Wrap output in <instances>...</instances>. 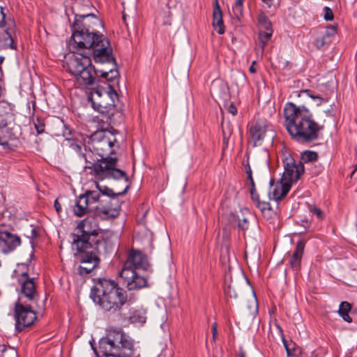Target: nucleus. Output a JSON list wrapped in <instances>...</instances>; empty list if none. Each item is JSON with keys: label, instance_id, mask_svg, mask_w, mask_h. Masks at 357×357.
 <instances>
[{"label": "nucleus", "instance_id": "aec40b11", "mask_svg": "<svg viewBox=\"0 0 357 357\" xmlns=\"http://www.w3.org/2000/svg\"><path fill=\"white\" fill-rule=\"evenodd\" d=\"M230 220L236 223L238 228L243 231L248 229V218L243 211H240V212L236 214H231Z\"/></svg>", "mask_w": 357, "mask_h": 357}, {"label": "nucleus", "instance_id": "c756f323", "mask_svg": "<svg viewBox=\"0 0 357 357\" xmlns=\"http://www.w3.org/2000/svg\"><path fill=\"white\" fill-rule=\"evenodd\" d=\"M304 248H305V242L303 240H300L297 243L296 247V250L291 257L293 258H294L295 259H298V261H301V257H302V255L303 253Z\"/></svg>", "mask_w": 357, "mask_h": 357}, {"label": "nucleus", "instance_id": "7ed1b4c3", "mask_svg": "<svg viewBox=\"0 0 357 357\" xmlns=\"http://www.w3.org/2000/svg\"><path fill=\"white\" fill-rule=\"evenodd\" d=\"M93 69L96 77L91 74V105L95 111L103 114L113 106V96H117L106 81L118 78L119 73L116 68L108 70H98L95 67Z\"/></svg>", "mask_w": 357, "mask_h": 357}, {"label": "nucleus", "instance_id": "37998d69", "mask_svg": "<svg viewBox=\"0 0 357 357\" xmlns=\"http://www.w3.org/2000/svg\"><path fill=\"white\" fill-rule=\"evenodd\" d=\"M222 13L219 2L218 0H214V5H213V13Z\"/></svg>", "mask_w": 357, "mask_h": 357}, {"label": "nucleus", "instance_id": "4c0bfd02", "mask_svg": "<svg viewBox=\"0 0 357 357\" xmlns=\"http://www.w3.org/2000/svg\"><path fill=\"white\" fill-rule=\"evenodd\" d=\"M259 22L260 24H263L264 28L266 30H268L271 28V23L268 22L264 16H259Z\"/></svg>", "mask_w": 357, "mask_h": 357}, {"label": "nucleus", "instance_id": "680f3d73", "mask_svg": "<svg viewBox=\"0 0 357 357\" xmlns=\"http://www.w3.org/2000/svg\"><path fill=\"white\" fill-rule=\"evenodd\" d=\"M213 328H216L217 329V324L216 323H213V325H212V329Z\"/></svg>", "mask_w": 357, "mask_h": 357}, {"label": "nucleus", "instance_id": "6ab92c4d", "mask_svg": "<svg viewBox=\"0 0 357 357\" xmlns=\"http://www.w3.org/2000/svg\"><path fill=\"white\" fill-rule=\"evenodd\" d=\"M291 187L290 184L286 183H284L283 181H280V183H278L273 190V199L275 201L281 200L282 198H284L288 192L289 191Z\"/></svg>", "mask_w": 357, "mask_h": 357}, {"label": "nucleus", "instance_id": "c85d7f7f", "mask_svg": "<svg viewBox=\"0 0 357 357\" xmlns=\"http://www.w3.org/2000/svg\"><path fill=\"white\" fill-rule=\"evenodd\" d=\"M301 159L302 163L315 161L317 159V153L314 151H305L302 153Z\"/></svg>", "mask_w": 357, "mask_h": 357}, {"label": "nucleus", "instance_id": "58836bf2", "mask_svg": "<svg viewBox=\"0 0 357 357\" xmlns=\"http://www.w3.org/2000/svg\"><path fill=\"white\" fill-rule=\"evenodd\" d=\"M257 208H259L262 212H264L266 209H270V204L266 202H258L256 204Z\"/></svg>", "mask_w": 357, "mask_h": 357}, {"label": "nucleus", "instance_id": "9d476101", "mask_svg": "<svg viewBox=\"0 0 357 357\" xmlns=\"http://www.w3.org/2000/svg\"><path fill=\"white\" fill-rule=\"evenodd\" d=\"M45 301L39 306L31 303L16 302L14 307V317L15 320V329L17 332L22 331L25 328L31 326L36 320V310H43Z\"/></svg>", "mask_w": 357, "mask_h": 357}, {"label": "nucleus", "instance_id": "2f4dec72", "mask_svg": "<svg viewBox=\"0 0 357 357\" xmlns=\"http://www.w3.org/2000/svg\"><path fill=\"white\" fill-rule=\"evenodd\" d=\"M90 235H91V237L94 236V238H96V239L91 238V242L93 241L94 243V244L97 246L100 244H102V243H103L102 238L101 237L98 236V231L94 230L93 231H91ZM91 248H92L91 243Z\"/></svg>", "mask_w": 357, "mask_h": 357}, {"label": "nucleus", "instance_id": "ddd939ff", "mask_svg": "<svg viewBox=\"0 0 357 357\" xmlns=\"http://www.w3.org/2000/svg\"><path fill=\"white\" fill-rule=\"evenodd\" d=\"M119 278L128 290L138 289L146 286V279L139 275L133 268L123 266L119 273Z\"/></svg>", "mask_w": 357, "mask_h": 357}, {"label": "nucleus", "instance_id": "393cba45", "mask_svg": "<svg viewBox=\"0 0 357 357\" xmlns=\"http://www.w3.org/2000/svg\"><path fill=\"white\" fill-rule=\"evenodd\" d=\"M225 294L231 298H236L241 294V290L236 282L231 281L225 289Z\"/></svg>", "mask_w": 357, "mask_h": 357}, {"label": "nucleus", "instance_id": "6e6d98bb", "mask_svg": "<svg viewBox=\"0 0 357 357\" xmlns=\"http://www.w3.org/2000/svg\"><path fill=\"white\" fill-rule=\"evenodd\" d=\"M252 301H253L254 307H257V298H256V296L255 294L253 295Z\"/></svg>", "mask_w": 357, "mask_h": 357}, {"label": "nucleus", "instance_id": "e433bc0d", "mask_svg": "<svg viewBox=\"0 0 357 357\" xmlns=\"http://www.w3.org/2000/svg\"><path fill=\"white\" fill-rule=\"evenodd\" d=\"M211 93L217 97L219 98H224L226 96V92L225 91L223 93H221L219 92L218 87H217V83H213L211 88Z\"/></svg>", "mask_w": 357, "mask_h": 357}, {"label": "nucleus", "instance_id": "b1692460", "mask_svg": "<svg viewBox=\"0 0 357 357\" xmlns=\"http://www.w3.org/2000/svg\"><path fill=\"white\" fill-rule=\"evenodd\" d=\"M213 26L219 34H222L225 32L222 21V13L218 12L213 13Z\"/></svg>", "mask_w": 357, "mask_h": 357}, {"label": "nucleus", "instance_id": "338daca9", "mask_svg": "<svg viewBox=\"0 0 357 357\" xmlns=\"http://www.w3.org/2000/svg\"><path fill=\"white\" fill-rule=\"evenodd\" d=\"M270 185H273V180H271V181H270Z\"/></svg>", "mask_w": 357, "mask_h": 357}, {"label": "nucleus", "instance_id": "a18cd8bd", "mask_svg": "<svg viewBox=\"0 0 357 357\" xmlns=\"http://www.w3.org/2000/svg\"><path fill=\"white\" fill-rule=\"evenodd\" d=\"M228 111L229 113H231L232 115H236L237 114V109L236 107L234 106V105L233 103H231L229 107H228Z\"/></svg>", "mask_w": 357, "mask_h": 357}, {"label": "nucleus", "instance_id": "69168bd1", "mask_svg": "<svg viewBox=\"0 0 357 357\" xmlns=\"http://www.w3.org/2000/svg\"><path fill=\"white\" fill-rule=\"evenodd\" d=\"M222 86L223 87V89H225V91L227 90V86L225 85V84H222Z\"/></svg>", "mask_w": 357, "mask_h": 357}, {"label": "nucleus", "instance_id": "f704fd0d", "mask_svg": "<svg viewBox=\"0 0 357 357\" xmlns=\"http://www.w3.org/2000/svg\"><path fill=\"white\" fill-rule=\"evenodd\" d=\"M309 211L311 213L315 214L319 219H323L324 214L320 208L316 207L315 206H310Z\"/></svg>", "mask_w": 357, "mask_h": 357}, {"label": "nucleus", "instance_id": "49530a36", "mask_svg": "<svg viewBox=\"0 0 357 357\" xmlns=\"http://www.w3.org/2000/svg\"><path fill=\"white\" fill-rule=\"evenodd\" d=\"M44 125L43 124H35V128L36 129V131L38 134H41L44 132L45 129H44Z\"/></svg>", "mask_w": 357, "mask_h": 357}, {"label": "nucleus", "instance_id": "e2e57ef3", "mask_svg": "<svg viewBox=\"0 0 357 357\" xmlns=\"http://www.w3.org/2000/svg\"><path fill=\"white\" fill-rule=\"evenodd\" d=\"M128 188V186H127L125 189V190L123 192H119L118 195H123L126 192V191L127 190V189Z\"/></svg>", "mask_w": 357, "mask_h": 357}, {"label": "nucleus", "instance_id": "a211bd4d", "mask_svg": "<svg viewBox=\"0 0 357 357\" xmlns=\"http://www.w3.org/2000/svg\"><path fill=\"white\" fill-rule=\"evenodd\" d=\"M91 31L95 33L106 31L100 14L94 7L91 8Z\"/></svg>", "mask_w": 357, "mask_h": 357}, {"label": "nucleus", "instance_id": "4468645a", "mask_svg": "<svg viewBox=\"0 0 357 357\" xmlns=\"http://www.w3.org/2000/svg\"><path fill=\"white\" fill-rule=\"evenodd\" d=\"M270 125L265 119H257L250 127V139L255 146L261 145L266 132L271 131Z\"/></svg>", "mask_w": 357, "mask_h": 357}, {"label": "nucleus", "instance_id": "f257e3e1", "mask_svg": "<svg viewBox=\"0 0 357 357\" xmlns=\"http://www.w3.org/2000/svg\"><path fill=\"white\" fill-rule=\"evenodd\" d=\"M116 139L115 136L107 129L97 130L91 135V145L93 151L100 157L98 162L93 166V171L98 179L105 178L123 179L128 181L126 172L116 168V158H109L114 152V146Z\"/></svg>", "mask_w": 357, "mask_h": 357}, {"label": "nucleus", "instance_id": "2eb2a0df", "mask_svg": "<svg viewBox=\"0 0 357 357\" xmlns=\"http://www.w3.org/2000/svg\"><path fill=\"white\" fill-rule=\"evenodd\" d=\"M21 238L15 234L0 230V252L8 254L21 245Z\"/></svg>", "mask_w": 357, "mask_h": 357}, {"label": "nucleus", "instance_id": "0e129e2a", "mask_svg": "<svg viewBox=\"0 0 357 357\" xmlns=\"http://www.w3.org/2000/svg\"><path fill=\"white\" fill-rule=\"evenodd\" d=\"M0 143H1V144L3 145V146L8 145L7 142H0Z\"/></svg>", "mask_w": 357, "mask_h": 357}, {"label": "nucleus", "instance_id": "13d9d810", "mask_svg": "<svg viewBox=\"0 0 357 357\" xmlns=\"http://www.w3.org/2000/svg\"><path fill=\"white\" fill-rule=\"evenodd\" d=\"M238 356L239 357H245V354L243 351H241L239 353H238Z\"/></svg>", "mask_w": 357, "mask_h": 357}, {"label": "nucleus", "instance_id": "39448f33", "mask_svg": "<svg viewBox=\"0 0 357 357\" xmlns=\"http://www.w3.org/2000/svg\"><path fill=\"white\" fill-rule=\"evenodd\" d=\"M72 38L77 47V53L81 58L76 59L75 71L79 85H89V29L76 20Z\"/></svg>", "mask_w": 357, "mask_h": 357}, {"label": "nucleus", "instance_id": "dca6fc26", "mask_svg": "<svg viewBox=\"0 0 357 357\" xmlns=\"http://www.w3.org/2000/svg\"><path fill=\"white\" fill-rule=\"evenodd\" d=\"M123 266L133 268L134 269L142 268L146 270L149 264L146 257L139 251L131 250L128 256L127 260Z\"/></svg>", "mask_w": 357, "mask_h": 357}, {"label": "nucleus", "instance_id": "c9c22d12", "mask_svg": "<svg viewBox=\"0 0 357 357\" xmlns=\"http://www.w3.org/2000/svg\"><path fill=\"white\" fill-rule=\"evenodd\" d=\"M337 28L334 25L329 26L326 28L325 35L326 38L327 39L329 37L334 36L336 33Z\"/></svg>", "mask_w": 357, "mask_h": 357}, {"label": "nucleus", "instance_id": "bf43d9fd", "mask_svg": "<svg viewBox=\"0 0 357 357\" xmlns=\"http://www.w3.org/2000/svg\"><path fill=\"white\" fill-rule=\"evenodd\" d=\"M250 184H251V188H255V183H254L252 177V180H250Z\"/></svg>", "mask_w": 357, "mask_h": 357}, {"label": "nucleus", "instance_id": "cd10ccee", "mask_svg": "<svg viewBox=\"0 0 357 357\" xmlns=\"http://www.w3.org/2000/svg\"><path fill=\"white\" fill-rule=\"evenodd\" d=\"M91 264L92 265V268H91V277L93 275H95L96 269L99 267L100 259L96 252H93V251H91Z\"/></svg>", "mask_w": 357, "mask_h": 357}, {"label": "nucleus", "instance_id": "5fc2aeb1", "mask_svg": "<svg viewBox=\"0 0 357 357\" xmlns=\"http://www.w3.org/2000/svg\"><path fill=\"white\" fill-rule=\"evenodd\" d=\"M212 333H213V340H215V336H216V335H217V334H218V331H217V329H216V328H213V329H212Z\"/></svg>", "mask_w": 357, "mask_h": 357}, {"label": "nucleus", "instance_id": "864d4df0", "mask_svg": "<svg viewBox=\"0 0 357 357\" xmlns=\"http://www.w3.org/2000/svg\"><path fill=\"white\" fill-rule=\"evenodd\" d=\"M255 64V61H253L251 66L249 68V70L252 73H255L256 72V68L254 67V65Z\"/></svg>", "mask_w": 357, "mask_h": 357}, {"label": "nucleus", "instance_id": "79ce46f5", "mask_svg": "<svg viewBox=\"0 0 357 357\" xmlns=\"http://www.w3.org/2000/svg\"><path fill=\"white\" fill-rule=\"evenodd\" d=\"M71 134V130L67 126L63 125V136L66 137V139H70Z\"/></svg>", "mask_w": 357, "mask_h": 357}, {"label": "nucleus", "instance_id": "4be33fe9", "mask_svg": "<svg viewBox=\"0 0 357 357\" xmlns=\"http://www.w3.org/2000/svg\"><path fill=\"white\" fill-rule=\"evenodd\" d=\"M245 0H236L232 6V16L240 22L243 16V2Z\"/></svg>", "mask_w": 357, "mask_h": 357}, {"label": "nucleus", "instance_id": "473e14b6", "mask_svg": "<svg viewBox=\"0 0 357 357\" xmlns=\"http://www.w3.org/2000/svg\"><path fill=\"white\" fill-rule=\"evenodd\" d=\"M328 43H329V41L327 40L326 36H321L320 38H317L315 40L314 45L317 47V48L321 49Z\"/></svg>", "mask_w": 357, "mask_h": 357}, {"label": "nucleus", "instance_id": "6e6552de", "mask_svg": "<svg viewBox=\"0 0 357 357\" xmlns=\"http://www.w3.org/2000/svg\"><path fill=\"white\" fill-rule=\"evenodd\" d=\"M96 190H91V212L101 219L114 218L119 214L120 206L112 204V196L115 194L106 186L95 182Z\"/></svg>", "mask_w": 357, "mask_h": 357}, {"label": "nucleus", "instance_id": "7c9ffc66", "mask_svg": "<svg viewBox=\"0 0 357 357\" xmlns=\"http://www.w3.org/2000/svg\"><path fill=\"white\" fill-rule=\"evenodd\" d=\"M3 40H4L3 45L6 47H8L13 50L15 49V46L14 45L13 39L12 38L11 33L8 31H5L3 34Z\"/></svg>", "mask_w": 357, "mask_h": 357}, {"label": "nucleus", "instance_id": "f8f14e48", "mask_svg": "<svg viewBox=\"0 0 357 357\" xmlns=\"http://www.w3.org/2000/svg\"><path fill=\"white\" fill-rule=\"evenodd\" d=\"M282 162L284 171L281 181L289 183L291 187L292 183L296 182L304 173V166L301 161L296 163L294 158L289 153L284 155Z\"/></svg>", "mask_w": 357, "mask_h": 357}, {"label": "nucleus", "instance_id": "3c124183", "mask_svg": "<svg viewBox=\"0 0 357 357\" xmlns=\"http://www.w3.org/2000/svg\"><path fill=\"white\" fill-rule=\"evenodd\" d=\"M261 1L268 8H270L273 4V0H261Z\"/></svg>", "mask_w": 357, "mask_h": 357}, {"label": "nucleus", "instance_id": "1a4fd4ad", "mask_svg": "<svg viewBox=\"0 0 357 357\" xmlns=\"http://www.w3.org/2000/svg\"><path fill=\"white\" fill-rule=\"evenodd\" d=\"M91 51L95 63L116 66L106 31L96 33L91 31Z\"/></svg>", "mask_w": 357, "mask_h": 357}, {"label": "nucleus", "instance_id": "423d86ee", "mask_svg": "<svg viewBox=\"0 0 357 357\" xmlns=\"http://www.w3.org/2000/svg\"><path fill=\"white\" fill-rule=\"evenodd\" d=\"M99 350L105 357H131L133 342L121 328L111 327L100 340Z\"/></svg>", "mask_w": 357, "mask_h": 357}, {"label": "nucleus", "instance_id": "72a5a7b5", "mask_svg": "<svg viewBox=\"0 0 357 357\" xmlns=\"http://www.w3.org/2000/svg\"><path fill=\"white\" fill-rule=\"evenodd\" d=\"M324 18L325 20L331 21L333 20V13L330 8L325 6L324 8Z\"/></svg>", "mask_w": 357, "mask_h": 357}, {"label": "nucleus", "instance_id": "f03ea898", "mask_svg": "<svg viewBox=\"0 0 357 357\" xmlns=\"http://www.w3.org/2000/svg\"><path fill=\"white\" fill-rule=\"evenodd\" d=\"M284 126L290 136L298 142H310L317 139L324 126L317 123L312 114L305 106L292 102L284 108Z\"/></svg>", "mask_w": 357, "mask_h": 357}, {"label": "nucleus", "instance_id": "09e8293b", "mask_svg": "<svg viewBox=\"0 0 357 357\" xmlns=\"http://www.w3.org/2000/svg\"><path fill=\"white\" fill-rule=\"evenodd\" d=\"M38 236V231L36 228H33L31 231V236H29L31 238H34Z\"/></svg>", "mask_w": 357, "mask_h": 357}, {"label": "nucleus", "instance_id": "a19ab883", "mask_svg": "<svg viewBox=\"0 0 357 357\" xmlns=\"http://www.w3.org/2000/svg\"><path fill=\"white\" fill-rule=\"evenodd\" d=\"M300 263H301L300 261H298V259H295L292 257H291V259L289 260V264H290L291 266L292 267V268H294L295 270H298L299 268Z\"/></svg>", "mask_w": 357, "mask_h": 357}, {"label": "nucleus", "instance_id": "4d7b16f0", "mask_svg": "<svg viewBox=\"0 0 357 357\" xmlns=\"http://www.w3.org/2000/svg\"><path fill=\"white\" fill-rule=\"evenodd\" d=\"M91 349L93 350V352L95 353V354L98 356V351L97 349L93 346L92 344V342H91Z\"/></svg>", "mask_w": 357, "mask_h": 357}, {"label": "nucleus", "instance_id": "20e7f679", "mask_svg": "<svg viewBox=\"0 0 357 357\" xmlns=\"http://www.w3.org/2000/svg\"><path fill=\"white\" fill-rule=\"evenodd\" d=\"M91 298L105 311L115 312L126 303V291L114 280L102 278H91Z\"/></svg>", "mask_w": 357, "mask_h": 357}, {"label": "nucleus", "instance_id": "f3484780", "mask_svg": "<svg viewBox=\"0 0 357 357\" xmlns=\"http://www.w3.org/2000/svg\"><path fill=\"white\" fill-rule=\"evenodd\" d=\"M89 190H87L77 198L73 208L74 214L82 217L89 211Z\"/></svg>", "mask_w": 357, "mask_h": 357}, {"label": "nucleus", "instance_id": "a878e982", "mask_svg": "<svg viewBox=\"0 0 357 357\" xmlns=\"http://www.w3.org/2000/svg\"><path fill=\"white\" fill-rule=\"evenodd\" d=\"M282 342L287 351V357H296L300 353L299 349L295 347L294 343H288L287 341L282 338Z\"/></svg>", "mask_w": 357, "mask_h": 357}, {"label": "nucleus", "instance_id": "774afa93", "mask_svg": "<svg viewBox=\"0 0 357 357\" xmlns=\"http://www.w3.org/2000/svg\"><path fill=\"white\" fill-rule=\"evenodd\" d=\"M87 100L89 101V94H86Z\"/></svg>", "mask_w": 357, "mask_h": 357}, {"label": "nucleus", "instance_id": "052dcab7", "mask_svg": "<svg viewBox=\"0 0 357 357\" xmlns=\"http://www.w3.org/2000/svg\"><path fill=\"white\" fill-rule=\"evenodd\" d=\"M122 19H123V22L126 23V14L124 13H123Z\"/></svg>", "mask_w": 357, "mask_h": 357}, {"label": "nucleus", "instance_id": "412c9836", "mask_svg": "<svg viewBox=\"0 0 357 357\" xmlns=\"http://www.w3.org/2000/svg\"><path fill=\"white\" fill-rule=\"evenodd\" d=\"M146 312L143 308L134 310L130 316L131 323L138 325H142L146 320Z\"/></svg>", "mask_w": 357, "mask_h": 357}, {"label": "nucleus", "instance_id": "8fccbe9b", "mask_svg": "<svg viewBox=\"0 0 357 357\" xmlns=\"http://www.w3.org/2000/svg\"><path fill=\"white\" fill-rule=\"evenodd\" d=\"M246 174H248V178L249 180H252V170L249 165L246 167Z\"/></svg>", "mask_w": 357, "mask_h": 357}, {"label": "nucleus", "instance_id": "bb28decb", "mask_svg": "<svg viewBox=\"0 0 357 357\" xmlns=\"http://www.w3.org/2000/svg\"><path fill=\"white\" fill-rule=\"evenodd\" d=\"M271 36L272 30L271 28L266 32H260L259 33V45L261 49L262 53L264 52L266 44L270 40Z\"/></svg>", "mask_w": 357, "mask_h": 357}, {"label": "nucleus", "instance_id": "9b49d317", "mask_svg": "<svg viewBox=\"0 0 357 357\" xmlns=\"http://www.w3.org/2000/svg\"><path fill=\"white\" fill-rule=\"evenodd\" d=\"M20 285V291L17 302L31 303L39 306L40 296L36 289L34 278H30L27 272L22 273L21 278L18 280Z\"/></svg>", "mask_w": 357, "mask_h": 357}, {"label": "nucleus", "instance_id": "0eeeda50", "mask_svg": "<svg viewBox=\"0 0 357 357\" xmlns=\"http://www.w3.org/2000/svg\"><path fill=\"white\" fill-rule=\"evenodd\" d=\"M87 223V218L79 221L71 234L73 248L75 250V262L79 264L77 271L82 283L86 282L89 275V268L81 265V264L89 263V231L85 229Z\"/></svg>", "mask_w": 357, "mask_h": 357}, {"label": "nucleus", "instance_id": "de8ad7c7", "mask_svg": "<svg viewBox=\"0 0 357 357\" xmlns=\"http://www.w3.org/2000/svg\"><path fill=\"white\" fill-rule=\"evenodd\" d=\"M54 208L58 213H59L61 211V204L59 202L58 199H56L54 203Z\"/></svg>", "mask_w": 357, "mask_h": 357}, {"label": "nucleus", "instance_id": "5701e85b", "mask_svg": "<svg viewBox=\"0 0 357 357\" xmlns=\"http://www.w3.org/2000/svg\"><path fill=\"white\" fill-rule=\"evenodd\" d=\"M351 305L347 301H343L340 303V307L338 310V313L341 316V317L347 322L351 323L352 321V319L349 315V312L351 310Z\"/></svg>", "mask_w": 357, "mask_h": 357}, {"label": "nucleus", "instance_id": "603ef678", "mask_svg": "<svg viewBox=\"0 0 357 357\" xmlns=\"http://www.w3.org/2000/svg\"><path fill=\"white\" fill-rule=\"evenodd\" d=\"M105 65L108 66L107 63H105ZM115 64L116 66H113L112 64H109V66H111L112 67H108V66H105L103 68H102L101 70H108L110 68H115L116 67V63L115 62Z\"/></svg>", "mask_w": 357, "mask_h": 357}, {"label": "nucleus", "instance_id": "ea45409f", "mask_svg": "<svg viewBox=\"0 0 357 357\" xmlns=\"http://www.w3.org/2000/svg\"><path fill=\"white\" fill-rule=\"evenodd\" d=\"M250 194L252 199L253 202H255V204L258 203V202H260L259 195L256 192L255 188H250Z\"/></svg>", "mask_w": 357, "mask_h": 357}, {"label": "nucleus", "instance_id": "c03bdc74", "mask_svg": "<svg viewBox=\"0 0 357 357\" xmlns=\"http://www.w3.org/2000/svg\"><path fill=\"white\" fill-rule=\"evenodd\" d=\"M301 93L302 94H306L308 96L311 97L313 99H318V100H320V102L321 101L322 98L319 97V96H314L311 94V91L310 90H304V91H301Z\"/></svg>", "mask_w": 357, "mask_h": 357}]
</instances>
